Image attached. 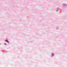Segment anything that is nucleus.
<instances>
[{
    "mask_svg": "<svg viewBox=\"0 0 67 67\" xmlns=\"http://www.w3.org/2000/svg\"><path fill=\"white\" fill-rule=\"evenodd\" d=\"M51 55H52V56H54V54H53V53H52L51 54Z\"/></svg>",
    "mask_w": 67,
    "mask_h": 67,
    "instance_id": "1",
    "label": "nucleus"
},
{
    "mask_svg": "<svg viewBox=\"0 0 67 67\" xmlns=\"http://www.w3.org/2000/svg\"><path fill=\"white\" fill-rule=\"evenodd\" d=\"M6 42H7L8 43V41H7V40L6 41Z\"/></svg>",
    "mask_w": 67,
    "mask_h": 67,
    "instance_id": "2",
    "label": "nucleus"
}]
</instances>
